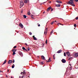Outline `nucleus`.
I'll list each match as a JSON object with an SVG mask.
<instances>
[{"label":"nucleus","mask_w":78,"mask_h":78,"mask_svg":"<svg viewBox=\"0 0 78 78\" xmlns=\"http://www.w3.org/2000/svg\"><path fill=\"white\" fill-rule=\"evenodd\" d=\"M70 1L69 2H67L66 3L68 5H73L72 6H75V5L74 4V2L73 1L74 0H69Z\"/></svg>","instance_id":"1"},{"label":"nucleus","mask_w":78,"mask_h":78,"mask_svg":"<svg viewBox=\"0 0 78 78\" xmlns=\"http://www.w3.org/2000/svg\"><path fill=\"white\" fill-rule=\"evenodd\" d=\"M20 8H22L23 6L24 5V3H23V2L22 1H21L20 2Z\"/></svg>","instance_id":"2"},{"label":"nucleus","mask_w":78,"mask_h":78,"mask_svg":"<svg viewBox=\"0 0 78 78\" xmlns=\"http://www.w3.org/2000/svg\"><path fill=\"white\" fill-rule=\"evenodd\" d=\"M66 53L69 57H70V56H71V55H70V52H69L67 51L66 52Z\"/></svg>","instance_id":"3"},{"label":"nucleus","mask_w":78,"mask_h":78,"mask_svg":"<svg viewBox=\"0 0 78 78\" xmlns=\"http://www.w3.org/2000/svg\"><path fill=\"white\" fill-rule=\"evenodd\" d=\"M47 28L46 29L44 33V34H45V35H47Z\"/></svg>","instance_id":"4"},{"label":"nucleus","mask_w":78,"mask_h":78,"mask_svg":"<svg viewBox=\"0 0 78 78\" xmlns=\"http://www.w3.org/2000/svg\"><path fill=\"white\" fill-rule=\"evenodd\" d=\"M61 61L62 62V63H65V62H66V60L64 59H63L61 60Z\"/></svg>","instance_id":"5"},{"label":"nucleus","mask_w":78,"mask_h":78,"mask_svg":"<svg viewBox=\"0 0 78 78\" xmlns=\"http://www.w3.org/2000/svg\"><path fill=\"white\" fill-rule=\"evenodd\" d=\"M12 62V61L11 60H9L8 62V63L9 64H11Z\"/></svg>","instance_id":"6"},{"label":"nucleus","mask_w":78,"mask_h":78,"mask_svg":"<svg viewBox=\"0 0 78 78\" xmlns=\"http://www.w3.org/2000/svg\"><path fill=\"white\" fill-rule=\"evenodd\" d=\"M56 2L58 3H62V1L59 0H56Z\"/></svg>","instance_id":"7"},{"label":"nucleus","mask_w":78,"mask_h":78,"mask_svg":"<svg viewBox=\"0 0 78 78\" xmlns=\"http://www.w3.org/2000/svg\"><path fill=\"white\" fill-rule=\"evenodd\" d=\"M41 58L42 59H43V60H44V61L45 60V57H44V56H43V55L41 56Z\"/></svg>","instance_id":"8"},{"label":"nucleus","mask_w":78,"mask_h":78,"mask_svg":"<svg viewBox=\"0 0 78 78\" xmlns=\"http://www.w3.org/2000/svg\"><path fill=\"white\" fill-rule=\"evenodd\" d=\"M51 9V7H49L48 9L47 10V11H50V10Z\"/></svg>","instance_id":"9"},{"label":"nucleus","mask_w":78,"mask_h":78,"mask_svg":"<svg viewBox=\"0 0 78 78\" xmlns=\"http://www.w3.org/2000/svg\"><path fill=\"white\" fill-rule=\"evenodd\" d=\"M20 27H21V28H23V25H22V23H20L19 24V25Z\"/></svg>","instance_id":"10"},{"label":"nucleus","mask_w":78,"mask_h":78,"mask_svg":"<svg viewBox=\"0 0 78 78\" xmlns=\"http://www.w3.org/2000/svg\"><path fill=\"white\" fill-rule=\"evenodd\" d=\"M57 7H60L61 6V5L60 4H57L55 5Z\"/></svg>","instance_id":"11"},{"label":"nucleus","mask_w":78,"mask_h":78,"mask_svg":"<svg viewBox=\"0 0 78 78\" xmlns=\"http://www.w3.org/2000/svg\"><path fill=\"white\" fill-rule=\"evenodd\" d=\"M17 51V49H13L12 50V52H16Z\"/></svg>","instance_id":"12"},{"label":"nucleus","mask_w":78,"mask_h":78,"mask_svg":"<svg viewBox=\"0 0 78 78\" xmlns=\"http://www.w3.org/2000/svg\"><path fill=\"white\" fill-rule=\"evenodd\" d=\"M61 51H62V50H59L57 52V53H61Z\"/></svg>","instance_id":"13"},{"label":"nucleus","mask_w":78,"mask_h":78,"mask_svg":"<svg viewBox=\"0 0 78 78\" xmlns=\"http://www.w3.org/2000/svg\"><path fill=\"white\" fill-rule=\"evenodd\" d=\"M32 37H33L34 40L37 41V38H36V37H34V35Z\"/></svg>","instance_id":"14"},{"label":"nucleus","mask_w":78,"mask_h":78,"mask_svg":"<svg viewBox=\"0 0 78 78\" xmlns=\"http://www.w3.org/2000/svg\"><path fill=\"white\" fill-rule=\"evenodd\" d=\"M74 56H75V57H77L78 56V53H76L74 54Z\"/></svg>","instance_id":"15"},{"label":"nucleus","mask_w":78,"mask_h":78,"mask_svg":"<svg viewBox=\"0 0 78 78\" xmlns=\"http://www.w3.org/2000/svg\"><path fill=\"white\" fill-rule=\"evenodd\" d=\"M20 56H21L22 57V56H23V54H22V52H20Z\"/></svg>","instance_id":"16"},{"label":"nucleus","mask_w":78,"mask_h":78,"mask_svg":"<svg viewBox=\"0 0 78 78\" xmlns=\"http://www.w3.org/2000/svg\"><path fill=\"white\" fill-rule=\"evenodd\" d=\"M6 62V60H5L4 61V62L3 63L2 65H3L5 64Z\"/></svg>","instance_id":"17"},{"label":"nucleus","mask_w":78,"mask_h":78,"mask_svg":"<svg viewBox=\"0 0 78 78\" xmlns=\"http://www.w3.org/2000/svg\"><path fill=\"white\" fill-rule=\"evenodd\" d=\"M51 58V57H50L48 59V62H50L51 61V59H50Z\"/></svg>","instance_id":"18"},{"label":"nucleus","mask_w":78,"mask_h":78,"mask_svg":"<svg viewBox=\"0 0 78 78\" xmlns=\"http://www.w3.org/2000/svg\"><path fill=\"white\" fill-rule=\"evenodd\" d=\"M25 3H28V0H25L24 2Z\"/></svg>","instance_id":"19"},{"label":"nucleus","mask_w":78,"mask_h":78,"mask_svg":"<svg viewBox=\"0 0 78 78\" xmlns=\"http://www.w3.org/2000/svg\"><path fill=\"white\" fill-rule=\"evenodd\" d=\"M23 17L24 18H25V19H26V18H27V16L25 15H23Z\"/></svg>","instance_id":"20"},{"label":"nucleus","mask_w":78,"mask_h":78,"mask_svg":"<svg viewBox=\"0 0 78 78\" xmlns=\"http://www.w3.org/2000/svg\"><path fill=\"white\" fill-rule=\"evenodd\" d=\"M53 30H52L50 33V35H51V34H53Z\"/></svg>","instance_id":"21"},{"label":"nucleus","mask_w":78,"mask_h":78,"mask_svg":"<svg viewBox=\"0 0 78 78\" xmlns=\"http://www.w3.org/2000/svg\"><path fill=\"white\" fill-rule=\"evenodd\" d=\"M25 73H25V71H23V74H25Z\"/></svg>","instance_id":"22"},{"label":"nucleus","mask_w":78,"mask_h":78,"mask_svg":"<svg viewBox=\"0 0 78 78\" xmlns=\"http://www.w3.org/2000/svg\"><path fill=\"white\" fill-rule=\"evenodd\" d=\"M55 23V21H54L51 23V25H53V23Z\"/></svg>","instance_id":"23"},{"label":"nucleus","mask_w":78,"mask_h":78,"mask_svg":"<svg viewBox=\"0 0 78 78\" xmlns=\"http://www.w3.org/2000/svg\"><path fill=\"white\" fill-rule=\"evenodd\" d=\"M72 58H73L72 57H69V58L68 60H70L71 59H72Z\"/></svg>","instance_id":"24"},{"label":"nucleus","mask_w":78,"mask_h":78,"mask_svg":"<svg viewBox=\"0 0 78 78\" xmlns=\"http://www.w3.org/2000/svg\"><path fill=\"white\" fill-rule=\"evenodd\" d=\"M22 49H23V50H24L25 49V47H23L22 48Z\"/></svg>","instance_id":"25"},{"label":"nucleus","mask_w":78,"mask_h":78,"mask_svg":"<svg viewBox=\"0 0 78 78\" xmlns=\"http://www.w3.org/2000/svg\"><path fill=\"white\" fill-rule=\"evenodd\" d=\"M13 55H16V53L15 52H13Z\"/></svg>","instance_id":"26"},{"label":"nucleus","mask_w":78,"mask_h":78,"mask_svg":"<svg viewBox=\"0 0 78 78\" xmlns=\"http://www.w3.org/2000/svg\"><path fill=\"white\" fill-rule=\"evenodd\" d=\"M64 56H66V53L64 52Z\"/></svg>","instance_id":"27"},{"label":"nucleus","mask_w":78,"mask_h":78,"mask_svg":"<svg viewBox=\"0 0 78 78\" xmlns=\"http://www.w3.org/2000/svg\"><path fill=\"white\" fill-rule=\"evenodd\" d=\"M23 9H21V13H22V12H23Z\"/></svg>","instance_id":"28"},{"label":"nucleus","mask_w":78,"mask_h":78,"mask_svg":"<svg viewBox=\"0 0 78 78\" xmlns=\"http://www.w3.org/2000/svg\"><path fill=\"white\" fill-rule=\"evenodd\" d=\"M59 23V25H62V26L64 25V24H62L61 23Z\"/></svg>","instance_id":"29"},{"label":"nucleus","mask_w":78,"mask_h":78,"mask_svg":"<svg viewBox=\"0 0 78 78\" xmlns=\"http://www.w3.org/2000/svg\"><path fill=\"white\" fill-rule=\"evenodd\" d=\"M29 34H30V35H31L32 34V33L30 32Z\"/></svg>","instance_id":"30"},{"label":"nucleus","mask_w":78,"mask_h":78,"mask_svg":"<svg viewBox=\"0 0 78 78\" xmlns=\"http://www.w3.org/2000/svg\"><path fill=\"white\" fill-rule=\"evenodd\" d=\"M41 64H44V62H41Z\"/></svg>","instance_id":"31"},{"label":"nucleus","mask_w":78,"mask_h":78,"mask_svg":"<svg viewBox=\"0 0 78 78\" xmlns=\"http://www.w3.org/2000/svg\"><path fill=\"white\" fill-rule=\"evenodd\" d=\"M53 59H55V55H53Z\"/></svg>","instance_id":"32"},{"label":"nucleus","mask_w":78,"mask_h":78,"mask_svg":"<svg viewBox=\"0 0 78 78\" xmlns=\"http://www.w3.org/2000/svg\"><path fill=\"white\" fill-rule=\"evenodd\" d=\"M74 27H76V24H74Z\"/></svg>","instance_id":"33"},{"label":"nucleus","mask_w":78,"mask_h":78,"mask_svg":"<svg viewBox=\"0 0 78 78\" xmlns=\"http://www.w3.org/2000/svg\"><path fill=\"white\" fill-rule=\"evenodd\" d=\"M45 43H46V44H47V40L46 41Z\"/></svg>","instance_id":"34"},{"label":"nucleus","mask_w":78,"mask_h":78,"mask_svg":"<svg viewBox=\"0 0 78 78\" xmlns=\"http://www.w3.org/2000/svg\"><path fill=\"white\" fill-rule=\"evenodd\" d=\"M14 48H17V46H15L14 47H13Z\"/></svg>","instance_id":"35"},{"label":"nucleus","mask_w":78,"mask_h":78,"mask_svg":"<svg viewBox=\"0 0 78 78\" xmlns=\"http://www.w3.org/2000/svg\"><path fill=\"white\" fill-rule=\"evenodd\" d=\"M12 69L14 68V66H12Z\"/></svg>","instance_id":"36"},{"label":"nucleus","mask_w":78,"mask_h":78,"mask_svg":"<svg viewBox=\"0 0 78 78\" xmlns=\"http://www.w3.org/2000/svg\"><path fill=\"white\" fill-rule=\"evenodd\" d=\"M24 50H25V51H28V50H27V49H24Z\"/></svg>","instance_id":"37"},{"label":"nucleus","mask_w":78,"mask_h":78,"mask_svg":"<svg viewBox=\"0 0 78 78\" xmlns=\"http://www.w3.org/2000/svg\"><path fill=\"white\" fill-rule=\"evenodd\" d=\"M27 50H28V51H30V48H27Z\"/></svg>","instance_id":"38"},{"label":"nucleus","mask_w":78,"mask_h":78,"mask_svg":"<svg viewBox=\"0 0 78 78\" xmlns=\"http://www.w3.org/2000/svg\"><path fill=\"white\" fill-rule=\"evenodd\" d=\"M27 14L28 15H30V13H29V12H28L27 13Z\"/></svg>","instance_id":"39"},{"label":"nucleus","mask_w":78,"mask_h":78,"mask_svg":"<svg viewBox=\"0 0 78 78\" xmlns=\"http://www.w3.org/2000/svg\"><path fill=\"white\" fill-rule=\"evenodd\" d=\"M24 76H21V77H22V78H23V77H24Z\"/></svg>","instance_id":"40"},{"label":"nucleus","mask_w":78,"mask_h":78,"mask_svg":"<svg viewBox=\"0 0 78 78\" xmlns=\"http://www.w3.org/2000/svg\"><path fill=\"white\" fill-rule=\"evenodd\" d=\"M51 9V11H53V9Z\"/></svg>","instance_id":"41"},{"label":"nucleus","mask_w":78,"mask_h":78,"mask_svg":"<svg viewBox=\"0 0 78 78\" xmlns=\"http://www.w3.org/2000/svg\"><path fill=\"white\" fill-rule=\"evenodd\" d=\"M31 17L32 18V19H33V16H31Z\"/></svg>","instance_id":"42"},{"label":"nucleus","mask_w":78,"mask_h":78,"mask_svg":"<svg viewBox=\"0 0 78 78\" xmlns=\"http://www.w3.org/2000/svg\"><path fill=\"white\" fill-rule=\"evenodd\" d=\"M40 26H41V25H40V24H38V27H40Z\"/></svg>","instance_id":"43"},{"label":"nucleus","mask_w":78,"mask_h":78,"mask_svg":"<svg viewBox=\"0 0 78 78\" xmlns=\"http://www.w3.org/2000/svg\"><path fill=\"white\" fill-rule=\"evenodd\" d=\"M22 75H26V74H22Z\"/></svg>","instance_id":"44"},{"label":"nucleus","mask_w":78,"mask_h":78,"mask_svg":"<svg viewBox=\"0 0 78 78\" xmlns=\"http://www.w3.org/2000/svg\"><path fill=\"white\" fill-rule=\"evenodd\" d=\"M19 78H22V76H20L19 77Z\"/></svg>","instance_id":"45"},{"label":"nucleus","mask_w":78,"mask_h":78,"mask_svg":"<svg viewBox=\"0 0 78 78\" xmlns=\"http://www.w3.org/2000/svg\"><path fill=\"white\" fill-rule=\"evenodd\" d=\"M25 44L26 45H27V43H25Z\"/></svg>","instance_id":"46"},{"label":"nucleus","mask_w":78,"mask_h":78,"mask_svg":"<svg viewBox=\"0 0 78 78\" xmlns=\"http://www.w3.org/2000/svg\"><path fill=\"white\" fill-rule=\"evenodd\" d=\"M22 73H23V72H21V73H20V74H22Z\"/></svg>","instance_id":"47"},{"label":"nucleus","mask_w":78,"mask_h":78,"mask_svg":"<svg viewBox=\"0 0 78 78\" xmlns=\"http://www.w3.org/2000/svg\"><path fill=\"white\" fill-rule=\"evenodd\" d=\"M15 61H14V60H13V63H14Z\"/></svg>","instance_id":"48"},{"label":"nucleus","mask_w":78,"mask_h":78,"mask_svg":"<svg viewBox=\"0 0 78 78\" xmlns=\"http://www.w3.org/2000/svg\"><path fill=\"white\" fill-rule=\"evenodd\" d=\"M75 1L76 2H78V0H75Z\"/></svg>","instance_id":"49"},{"label":"nucleus","mask_w":78,"mask_h":78,"mask_svg":"<svg viewBox=\"0 0 78 78\" xmlns=\"http://www.w3.org/2000/svg\"><path fill=\"white\" fill-rule=\"evenodd\" d=\"M59 23L58 24V26H59Z\"/></svg>","instance_id":"50"},{"label":"nucleus","mask_w":78,"mask_h":78,"mask_svg":"<svg viewBox=\"0 0 78 78\" xmlns=\"http://www.w3.org/2000/svg\"><path fill=\"white\" fill-rule=\"evenodd\" d=\"M11 78H13V77H12V76H11Z\"/></svg>","instance_id":"51"},{"label":"nucleus","mask_w":78,"mask_h":78,"mask_svg":"<svg viewBox=\"0 0 78 78\" xmlns=\"http://www.w3.org/2000/svg\"><path fill=\"white\" fill-rule=\"evenodd\" d=\"M54 22L55 23V22H56V21L55 20V21H54Z\"/></svg>","instance_id":"52"},{"label":"nucleus","mask_w":78,"mask_h":78,"mask_svg":"<svg viewBox=\"0 0 78 78\" xmlns=\"http://www.w3.org/2000/svg\"><path fill=\"white\" fill-rule=\"evenodd\" d=\"M48 62V61H47V62Z\"/></svg>","instance_id":"53"},{"label":"nucleus","mask_w":78,"mask_h":78,"mask_svg":"<svg viewBox=\"0 0 78 78\" xmlns=\"http://www.w3.org/2000/svg\"><path fill=\"white\" fill-rule=\"evenodd\" d=\"M12 66H14V64H13Z\"/></svg>","instance_id":"54"},{"label":"nucleus","mask_w":78,"mask_h":78,"mask_svg":"<svg viewBox=\"0 0 78 78\" xmlns=\"http://www.w3.org/2000/svg\"><path fill=\"white\" fill-rule=\"evenodd\" d=\"M6 77H8V76H7V75H6Z\"/></svg>","instance_id":"55"},{"label":"nucleus","mask_w":78,"mask_h":78,"mask_svg":"<svg viewBox=\"0 0 78 78\" xmlns=\"http://www.w3.org/2000/svg\"><path fill=\"white\" fill-rule=\"evenodd\" d=\"M43 3H45V2H44Z\"/></svg>","instance_id":"56"},{"label":"nucleus","mask_w":78,"mask_h":78,"mask_svg":"<svg viewBox=\"0 0 78 78\" xmlns=\"http://www.w3.org/2000/svg\"><path fill=\"white\" fill-rule=\"evenodd\" d=\"M45 13V12H43V13L44 14V13Z\"/></svg>","instance_id":"57"},{"label":"nucleus","mask_w":78,"mask_h":78,"mask_svg":"<svg viewBox=\"0 0 78 78\" xmlns=\"http://www.w3.org/2000/svg\"><path fill=\"white\" fill-rule=\"evenodd\" d=\"M0 72H1V73L2 72V71H0Z\"/></svg>","instance_id":"58"},{"label":"nucleus","mask_w":78,"mask_h":78,"mask_svg":"<svg viewBox=\"0 0 78 78\" xmlns=\"http://www.w3.org/2000/svg\"><path fill=\"white\" fill-rule=\"evenodd\" d=\"M8 72H9V70H8Z\"/></svg>","instance_id":"59"},{"label":"nucleus","mask_w":78,"mask_h":78,"mask_svg":"<svg viewBox=\"0 0 78 78\" xmlns=\"http://www.w3.org/2000/svg\"><path fill=\"white\" fill-rule=\"evenodd\" d=\"M50 3H51V2H50Z\"/></svg>","instance_id":"60"},{"label":"nucleus","mask_w":78,"mask_h":78,"mask_svg":"<svg viewBox=\"0 0 78 78\" xmlns=\"http://www.w3.org/2000/svg\"><path fill=\"white\" fill-rule=\"evenodd\" d=\"M37 24H39V23H38Z\"/></svg>","instance_id":"61"}]
</instances>
